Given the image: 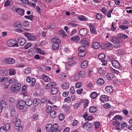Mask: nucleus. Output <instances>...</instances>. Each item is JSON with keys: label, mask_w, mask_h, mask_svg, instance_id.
<instances>
[{"label": "nucleus", "mask_w": 132, "mask_h": 132, "mask_svg": "<svg viewBox=\"0 0 132 132\" xmlns=\"http://www.w3.org/2000/svg\"><path fill=\"white\" fill-rule=\"evenodd\" d=\"M88 65V62L86 61H85L82 62L81 64V67L82 68H85L87 67Z\"/></svg>", "instance_id": "obj_30"}, {"label": "nucleus", "mask_w": 132, "mask_h": 132, "mask_svg": "<svg viewBox=\"0 0 132 132\" xmlns=\"http://www.w3.org/2000/svg\"><path fill=\"white\" fill-rule=\"evenodd\" d=\"M105 89L106 91L108 93H110L113 91V87L110 86H107L105 88Z\"/></svg>", "instance_id": "obj_28"}, {"label": "nucleus", "mask_w": 132, "mask_h": 132, "mask_svg": "<svg viewBox=\"0 0 132 132\" xmlns=\"http://www.w3.org/2000/svg\"><path fill=\"white\" fill-rule=\"evenodd\" d=\"M96 18L97 19L100 20L102 18L103 15L101 13H97L96 15Z\"/></svg>", "instance_id": "obj_34"}, {"label": "nucleus", "mask_w": 132, "mask_h": 132, "mask_svg": "<svg viewBox=\"0 0 132 132\" xmlns=\"http://www.w3.org/2000/svg\"><path fill=\"white\" fill-rule=\"evenodd\" d=\"M78 18L79 20L81 21H86L87 20V18L84 16L82 15L78 16Z\"/></svg>", "instance_id": "obj_31"}, {"label": "nucleus", "mask_w": 132, "mask_h": 132, "mask_svg": "<svg viewBox=\"0 0 132 132\" xmlns=\"http://www.w3.org/2000/svg\"><path fill=\"white\" fill-rule=\"evenodd\" d=\"M97 84L102 85L103 84L104 82V80L102 78H100L97 81Z\"/></svg>", "instance_id": "obj_36"}, {"label": "nucleus", "mask_w": 132, "mask_h": 132, "mask_svg": "<svg viewBox=\"0 0 132 132\" xmlns=\"http://www.w3.org/2000/svg\"><path fill=\"white\" fill-rule=\"evenodd\" d=\"M105 55L103 53L100 54L98 56V57L99 59L101 60L103 59L105 57Z\"/></svg>", "instance_id": "obj_60"}, {"label": "nucleus", "mask_w": 132, "mask_h": 132, "mask_svg": "<svg viewBox=\"0 0 132 132\" xmlns=\"http://www.w3.org/2000/svg\"><path fill=\"white\" fill-rule=\"evenodd\" d=\"M107 48L109 50H112L113 48V46L111 43L108 42L107 44Z\"/></svg>", "instance_id": "obj_45"}, {"label": "nucleus", "mask_w": 132, "mask_h": 132, "mask_svg": "<svg viewBox=\"0 0 132 132\" xmlns=\"http://www.w3.org/2000/svg\"><path fill=\"white\" fill-rule=\"evenodd\" d=\"M92 124L91 123L85 122L82 125V127L84 129L87 130H90L92 128Z\"/></svg>", "instance_id": "obj_7"}, {"label": "nucleus", "mask_w": 132, "mask_h": 132, "mask_svg": "<svg viewBox=\"0 0 132 132\" xmlns=\"http://www.w3.org/2000/svg\"><path fill=\"white\" fill-rule=\"evenodd\" d=\"M21 85L19 83H16L12 85L11 87V90L13 92H17L21 89Z\"/></svg>", "instance_id": "obj_2"}, {"label": "nucleus", "mask_w": 132, "mask_h": 132, "mask_svg": "<svg viewBox=\"0 0 132 132\" xmlns=\"http://www.w3.org/2000/svg\"><path fill=\"white\" fill-rule=\"evenodd\" d=\"M71 39L72 41L74 42H77L80 39V38L77 36H73L71 38Z\"/></svg>", "instance_id": "obj_32"}, {"label": "nucleus", "mask_w": 132, "mask_h": 132, "mask_svg": "<svg viewBox=\"0 0 132 132\" xmlns=\"http://www.w3.org/2000/svg\"><path fill=\"white\" fill-rule=\"evenodd\" d=\"M65 116L62 113L60 114L59 116V119L60 120H63Z\"/></svg>", "instance_id": "obj_57"}, {"label": "nucleus", "mask_w": 132, "mask_h": 132, "mask_svg": "<svg viewBox=\"0 0 132 132\" xmlns=\"http://www.w3.org/2000/svg\"><path fill=\"white\" fill-rule=\"evenodd\" d=\"M26 105L25 102L23 100H20L18 101L17 103L16 104V106L17 107L19 106L24 107Z\"/></svg>", "instance_id": "obj_15"}, {"label": "nucleus", "mask_w": 132, "mask_h": 132, "mask_svg": "<svg viewBox=\"0 0 132 132\" xmlns=\"http://www.w3.org/2000/svg\"><path fill=\"white\" fill-rule=\"evenodd\" d=\"M30 71V68H27L24 71V73L25 74H28L29 73Z\"/></svg>", "instance_id": "obj_64"}, {"label": "nucleus", "mask_w": 132, "mask_h": 132, "mask_svg": "<svg viewBox=\"0 0 132 132\" xmlns=\"http://www.w3.org/2000/svg\"><path fill=\"white\" fill-rule=\"evenodd\" d=\"M57 110L55 108H52V110L50 112V116L52 118H55L56 116V113L57 111H56Z\"/></svg>", "instance_id": "obj_10"}, {"label": "nucleus", "mask_w": 132, "mask_h": 132, "mask_svg": "<svg viewBox=\"0 0 132 132\" xmlns=\"http://www.w3.org/2000/svg\"><path fill=\"white\" fill-rule=\"evenodd\" d=\"M97 93L95 92H92L90 95V97L93 99L97 97Z\"/></svg>", "instance_id": "obj_37"}, {"label": "nucleus", "mask_w": 132, "mask_h": 132, "mask_svg": "<svg viewBox=\"0 0 132 132\" xmlns=\"http://www.w3.org/2000/svg\"><path fill=\"white\" fill-rule=\"evenodd\" d=\"M87 33V30L85 28L81 29L79 31L80 35L82 36L86 35Z\"/></svg>", "instance_id": "obj_17"}, {"label": "nucleus", "mask_w": 132, "mask_h": 132, "mask_svg": "<svg viewBox=\"0 0 132 132\" xmlns=\"http://www.w3.org/2000/svg\"><path fill=\"white\" fill-rule=\"evenodd\" d=\"M14 27L15 28H20L21 27V23L19 21H16L13 24Z\"/></svg>", "instance_id": "obj_29"}, {"label": "nucleus", "mask_w": 132, "mask_h": 132, "mask_svg": "<svg viewBox=\"0 0 132 132\" xmlns=\"http://www.w3.org/2000/svg\"><path fill=\"white\" fill-rule=\"evenodd\" d=\"M17 80L16 79L13 78H12L9 80L8 82L9 84H13L15 82H17Z\"/></svg>", "instance_id": "obj_38"}, {"label": "nucleus", "mask_w": 132, "mask_h": 132, "mask_svg": "<svg viewBox=\"0 0 132 132\" xmlns=\"http://www.w3.org/2000/svg\"><path fill=\"white\" fill-rule=\"evenodd\" d=\"M122 118L119 115H117L114 117V119L116 121H119L122 120Z\"/></svg>", "instance_id": "obj_47"}, {"label": "nucleus", "mask_w": 132, "mask_h": 132, "mask_svg": "<svg viewBox=\"0 0 132 132\" xmlns=\"http://www.w3.org/2000/svg\"><path fill=\"white\" fill-rule=\"evenodd\" d=\"M56 84L55 82H52L47 84L45 86V88L47 90L51 89L56 86Z\"/></svg>", "instance_id": "obj_6"}, {"label": "nucleus", "mask_w": 132, "mask_h": 132, "mask_svg": "<svg viewBox=\"0 0 132 132\" xmlns=\"http://www.w3.org/2000/svg\"><path fill=\"white\" fill-rule=\"evenodd\" d=\"M27 91V86L26 85H24L22 87L21 94L25 96L27 95L26 93Z\"/></svg>", "instance_id": "obj_23"}, {"label": "nucleus", "mask_w": 132, "mask_h": 132, "mask_svg": "<svg viewBox=\"0 0 132 132\" xmlns=\"http://www.w3.org/2000/svg\"><path fill=\"white\" fill-rule=\"evenodd\" d=\"M9 83L8 81H6L4 83H3L2 85L3 86H4V88L5 89H7L9 87Z\"/></svg>", "instance_id": "obj_44"}, {"label": "nucleus", "mask_w": 132, "mask_h": 132, "mask_svg": "<svg viewBox=\"0 0 132 132\" xmlns=\"http://www.w3.org/2000/svg\"><path fill=\"white\" fill-rule=\"evenodd\" d=\"M112 65L116 68L118 69L120 67V65L119 63L117 61L112 60L111 62Z\"/></svg>", "instance_id": "obj_13"}, {"label": "nucleus", "mask_w": 132, "mask_h": 132, "mask_svg": "<svg viewBox=\"0 0 132 132\" xmlns=\"http://www.w3.org/2000/svg\"><path fill=\"white\" fill-rule=\"evenodd\" d=\"M24 17L28 19H29L31 21H32L34 18L33 16L31 15L29 16L26 15L24 16Z\"/></svg>", "instance_id": "obj_54"}, {"label": "nucleus", "mask_w": 132, "mask_h": 132, "mask_svg": "<svg viewBox=\"0 0 132 132\" xmlns=\"http://www.w3.org/2000/svg\"><path fill=\"white\" fill-rule=\"evenodd\" d=\"M59 33L62 37L65 36H66V34H65V31L63 30H61L60 31Z\"/></svg>", "instance_id": "obj_43"}, {"label": "nucleus", "mask_w": 132, "mask_h": 132, "mask_svg": "<svg viewBox=\"0 0 132 132\" xmlns=\"http://www.w3.org/2000/svg\"><path fill=\"white\" fill-rule=\"evenodd\" d=\"M15 11L16 13L20 15H22L24 13V10L22 9L17 8L16 9Z\"/></svg>", "instance_id": "obj_19"}, {"label": "nucleus", "mask_w": 132, "mask_h": 132, "mask_svg": "<svg viewBox=\"0 0 132 132\" xmlns=\"http://www.w3.org/2000/svg\"><path fill=\"white\" fill-rule=\"evenodd\" d=\"M7 73V71L4 70H0V74L2 76H5Z\"/></svg>", "instance_id": "obj_39"}, {"label": "nucleus", "mask_w": 132, "mask_h": 132, "mask_svg": "<svg viewBox=\"0 0 132 132\" xmlns=\"http://www.w3.org/2000/svg\"><path fill=\"white\" fill-rule=\"evenodd\" d=\"M10 75H14L15 74V71L14 69H11L9 70Z\"/></svg>", "instance_id": "obj_48"}, {"label": "nucleus", "mask_w": 132, "mask_h": 132, "mask_svg": "<svg viewBox=\"0 0 132 132\" xmlns=\"http://www.w3.org/2000/svg\"><path fill=\"white\" fill-rule=\"evenodd\" d=\"M119 27L121 29L124 30L128 29V26H125L123 25H121L119 26Z\"/></svg>", "instance_id": "obj_59"}, {"label": "nucleus", "mask_w": 132, "mask_h": 132, "mask_svg": "<svg viewBox=\"0 0 132 132\" xmlns=\"http://www.w3.org/2000/svg\"><path fill=\"white\" fill-rule=\"evenodd\" d=\"M7 45L10 47H13L14 46H18L17 43H15V41L14 40L11 39L7 41Z\"/></svg>", "instance_id": "obj_8"}, {"label": "nucleus", "mask_w": 132, "mask_h": 132, "mask_svg": "<svg viewBox=\"0 0 132 132\" xmlns=\"http://www.w3.org/2000/svg\"><path fill=\"white\" fill-rule=\"evenodd\" d=\"M74 57H71L69 58V61L68 63V65L71 66L73 65L75 63V61Z\"/></svg>", "instance_id": "obj_27"}, {"label": "nucleus", "mask_w": 132, "mask_h": 132, "mask_svg": "<svg viewBox=\"0 0 132 132\" xmlns=\"http://www.w3.org/2000/svg\"><path fill=\"white\" fill-rule=\"evenodd\" d=\"M117 125L118 126V127H117V126H116V128L117 129L120 130V127H121L122 128H123L125 127H126L127 126V124L125 122H123L121 123V125H120V123L118 122V123Z\"/></svg>", "instance_id": "obj_18"}, {"label": "nucleus", "mask_w": 132, "mask_h": 132, "mask_svg": "<svg viewBox=\"0 0 132 132\" xmlns=\"http://www.w3.org/2000/svg\"><path fill=\"white\" fill-rule=\"evenodd\" d=\"M23 126L20 125H16L15 124V128L16 129H18V130H22Z\"/></svg>", "instance_id": "obj_49"}, {"label": "nucleus", "mask_w": 132, "mask_h": 132, "mask_svg": "<svg viewBox=\"0 0 132 132\" xmlns=\"http://www.w3.org/2000/svg\"><path fill=\"white\" fill-rule=\"evenodd\" d=\"M10 128V124L9 123L6 124L5 125V129L6 130H9Z\"/></svg>", "instance_id": "obj_55"}, {"label": "nucleus", "mask_w": 132, "mask_h": 132, "mask_svg": "<svg viewBox=\"0 0 132 132\" xmlns=\"http://www.w3.org/2000/svg\"><path fill=\"white\" fill-rule=\"evenodd\" d=\"M26 105L28 106H30L31 105L32 103V101L30 100H27L26 101V102H25Z\"/></svg>", "instance_id": "obj_42"}, {"label": "nucleus", "mask_w": 132, "mask_h": 132, "mask_svg": "<svg viewBox=\"0 0 132 132\" xmlns=\"http://www.w3.org/2000/svg\"><path fill=\"white\" fill-rule=\"evenodd\" d=\"M85 47L82 45L79 47L78 49V51H79L85 52Z\"/></svg>", "instance_id": "obj_52"}, {"label": "nucleus", "mask_w": 132, "mask_h": 132, "mask_svg": "<svg viewBox=\"0 0 132 132\" xmlns=\"http://www.w3.org/2000/svg\"><path fill=\"white\" fill-rule=\"evenodd\" d=\"M10 115L12 117H14L15 118H16L18 117L17 115L16 114V112L14 108H10Z\"/></svg>", "instance_id": "obj_9"}, {"label": "nucleus", "mask_w": 132, "mask_h": 132, "mask_svg": "<svg viewBox=\"0 0 132 132\" xmlns=\"http://www.w3.org/2000/svg\"><path fill=\"white\" fill-rule=\"evenodd\" d=\"M111 41L114 44V47L116 48H118L120 46L119 40L117 38L113 37L111 38Z\"/></svg>", "instance_id": "obj_3"}, {"label": "nucleus", "mask_w": 132, "mask_h": 132, "mask_svg": "<svg viewBox=\"0 0 132 132\" xmlns=\"http://www.w3.org/2000/svg\"><path fill=\"white\" fill-rule=\"evenodd\" d=\"M80 43L81 44L85 47L88 46H89V43L85 39L82 40Z\"/></svg>", "instance_id": "obj_22"}, {"label": "nucleus", "mask_w": 132, "mask_h": 132, "mask_svg": "<svg viewBox=\"0 0 132 132\" xmlns=\"http://www.w3.org/2000/svg\"><path fill=\"white\" fill-rule=\"evenodd\" d=\"M88 25L90 29V33L94 35L96 34L97 31L94 24L93 23H89Z\"/></svg>", "instance_id": "obj_5"}, {"label": "nucleus", "mask_w": 132, "mask_h": 132, "mask_svg": "<svg viewBox=\"0 0 132 132\" xmlns=\"http://www.w3.org/2000/svg\"><path fill=\"white\" fill-rule=\"evenodd\" d=\"M0 103L2 105V107H5L7 105L6 103L4 100H1L0 101Z\"/></svg>", "instance_id": "obj_50"}, {"label": "nucleus", "mask_w": 132, "mask_h": 132, "mask_svg": "<svg viewBox=\"0 0 132 132\" xmlns=\"http://www.w3.org/2000/svg\"><path fill=\"white\" fill-rule=\"evenodd\" d=\"M26 42V40L25 39L22 38H20L18 39L17 43H18L20 46H22L24 45Z\"/></svg>", "instance_id": "obj_12"}, {"label": "nucleus", "mask_w": 132, "mask_h": 132, "mask_svg": "<svg viewBox=\"0 0 132 132\" xmlns=\"http://www.w3.org/2000/svg\"><path fill=\"white\" fill-rule=\"evenodd\" d=\"M7 79V77H2L0 78V82H4L3 83L6 82V80Z\"/></svg>", "instance_id": "obj_63"}, {"label": "nucleus", "mask_w": 132, "mask_h": 132, "mask_svg": "<svg viewBox=\"0 0 132 132\" xmlns=\"http://www.w3.org/2000/svg\"><path fill=\"white\" fill-rule=\"evenodd\" d=\"M37 51L40 54L44 55L45 54V53L44 51L42 50L40 48H37Z\"/></svg>", "instance_id": "obj_51"}, {"label": "nucleus", "mask_w": 132, "mask_h": 132, "mask_svg": "<svg viewBox=\"0 0 132 132\" xmlns=\"http://www.w3.org/2000/svg\"><path fill=\"white\" fill-rule=\"evenodd\" d=\"M100 99L102 102L104 103L109 100V98L107 96L103 95L100 97Z\"/></svg>", "instance_id": "obj_14"}, {"label": "nucleus", "mask_w": 132, "mask_h": 132, "mask_svg": "<svg viewBox=\"0 0 132 132\" xmlns=\"http://www.w3.org/2000/svg\"><path fill=\"white\" fill-rule=\"evenodd\" d=\"M89 103L88 101L87 100H85L84 101V107H87L88 106V104Z\"/></svg>", "instance_id": "obj_58"}, {"label": "nucleus", "mask_w": 132, "mask_h": 132, "mask_svg": "<svg viewBox=\"0 0 132 132\" xmlns=\"http://www.w3.org/2000/svg\"><path fill=\"white\" fill-rule=\"evenodd\" d=\"M100 125V123L99 122H96L95 123V127L96 129L98 128Z\"/></svg>", "instance_id": "obj_61"}, {"label": "nucleus", "mask_w": 132, "mask_h": 132, "mask_svg": "<svg viewBox=\"0 0 132 132\" xmlns=\"http://www.w3.org/2000/svg\"><path fill=\"white\" fill-rule=\"evenodd\" d=\"M92 47L94 49H98L100 46L99 43L98 42H94L92 44Z\"/></svg>", "instance_id": "obj_20"}, {"label": "nucleus", "mask_w": 132, "mask_h": 132, "mask_svg": "<svg viewBox=\"0 0 132 132\" xmlns=\"http://www.w3.org/2000/svg\"><path fill=\"white\" fill-rule=\"evenodd\" d=\"M24 35L26 37L28 40L34 41L35 39V36L30 33L25 32L24 33Z\"/></svg>", "instance_id": "obj_4"}, {"label": "nucleus", "mask_w": 132, "mask_h": 132, "mask_svg": "<svg viewBox=\"0 0 132 132\" xmlns=\"http://www.w3.org/2000/svg\"><path fill=\"white\" fill-rule=\"evenodd\" d=\"M59 45L58 43H53L52 45L53 48L54 50H57L59 48Z\"/></svg>", "instance_id": "obj_35"}, {"label": "nucleus", "mask_w": 132, "mask_h": 132, "mask_svg": "<svg viewBox=\"0 0 132 132\" xmlns=\"http://www.w3.org/2000/svg\"><path fill=\"white\" fill-rule=\"evenodd\" d=\"M40 100L38 98H36L33 101V104L35 106H36L38 105L39 102H40Z\"/></svg>", "instance_id": "obj_33"}, {"label": "nucleus", "mask_w": 132, "mask_h": 132, "mask_svg": "<svg viewBox=\"0 0 132 132\" xmlns=\"http://www.w3.org/2000/svg\"><path fill=\"white\" fill-rule=\"evenodd\" d=\"M85 73L84 71H80L79 72L78 74L81 77H83L85 75Z\"/></svg>", "instance_id": "obj_56"}, {"label": "nucleus", "mask_w": 132, "mask_h": 132, "mask_svg": "<svg viewBox=\"0 0 132 132\" xmlns=\"http://www.w3.org/2000/svg\"><path fill=\"white\" fill-rule=\"evenodd\" d=\"M69 86V84L67 82H64L62 84L61 87L62 89H68Z\"/></svg>", "instance_id": "obj_16"}, {"label": "nucleus", "mask_w": 132, "mask_h": 132, "mask_svg": "<svg viewBox=\"0 0 132 132\" xmlns=\"http://www.w3.org/2000/svg\"><path fill=\"white\" fill-rule=\"evenodd\" d=\"M117 52L120 55H122L125 54L124 50L122 49H119L117 50Z\"/></svg>", "instance_id": "obj_46"}, {"label": "nucleus", "mask_w": 132, "mask_h": 132, "mask_svg": "<svg viewBox=\"0 0 132 132\" xmlns=\"http://www.w3.org/2000/svg\"><path fill=\"white\" fill-rule=\"evenodd\" d=\"M58 89L57 88L55 87L51 89L50 93L52 95H55L58 93Z\"/></svg>", "instance_id": "obj_26"}, {"label": "nucleus", "mask_w": 132, "mask_h": 132, "mask_svg": "<svg viewBox=\"0 0 132 132\" xmlns=\"http://www.w3.org/2000/svg\"><path fill=\"white\" fill-rule=\"evenodd\" d=\"M115 76L112 73H109L107 74L106 76V78L109 80H111L114 78Z\"/></svg>", "instance_id": "obj_24"}, {"label": "nucleus", "mask_w": 132, "mask_h": 132, "mask_svg": "<svg viewBox=\"0 0 132 132\" xmlns=\"http://www.w3.org/2000/svg\"><path fill=\"white\" fill-rule=\"evenodd\" d=\"M97 108H89V111L91 113L95 112L97 110Z\"/></svg>", "instance_id": "obj_53"}, {"label": "nucleus", "mask_w": 132, "mask_h": 132, "mask_svg": "<svg viewBox=\"0 0 132 132\" xmlns=\"http://www.w3.org/2000/svg\"><path fill=\"white\" fill-rule=\"evenodd\" d=\"M79 52L78 53V55L79 56L81 57L83 56H85V52L79 51Z\"/></svg>", "instance_id": "obj_62"}, {"label": "nucleus", "mask_w": 132, "mask_h": 132, "mask_svg": "<svg viewBox=\"0 0 132 132\" xmlns=\"http://www.w3.org/2000/svg\"><path fill=\"white\" fill-rule=\"evenodd\" d=\"M4 61L6 63L12 64L14 63L15 60L11 58L7 57L5 59Z\"/></svg>", "instance_id": "obj_11"}, {"label": "nucleus", "mask_w": 132, "mask_h": 132, "mask_svg": "<svg viewBox=\"0 0 132 132\" xmlns=\"http://www.w3.org/2000/svg\"><path fill=\"white\" fill-rule=\"evenodd\" d=\"M43 80L46 82H50L51 81V78L45 75H44L42 76Z\"/></svg>", "instance_id": "obj_21"}, {"label": "nucleus", "mask_w": 132, "mask_h": 132, "mask_svg": "<svg viewBox=\"0 0 132 132\" xmlns=\"http://www.w3.org/2000/svg\"><path fill=\"white\" fill-rule=\"evenodd\" d=\"M68 25L69 27H76L78 25L77 24L70 22L68 23Z\"/></svg>", "instance_id": "obj_41"}, {"label": "nucleus", "mask_w": 132, "mask_h": 132, "mask_svg": "<svg viewBox=\"0 0 132 132\" xmlns=\"http://www.w3.org/2000/svg\"><path fill=\"white\" fill-rule=\"evenodd\" d=\"M105 68H100L98 71V73L102 76L105 75Z\"/></svg>", "instance_id": "obj_25"}, {"label": "nucleus", "mask_w": 132, "mask_h": 132, "mask_svg": "<svg viewBox=\"0 0 132 132\" xmlns=\"http://www.w3.org/2000/svg\"><path fill=\"white\" fill-rule=\"evenodd\" d=\"M59 126L57 123L52 125L51 123L47 124L45 126L46 130L50 132H53L58 129Z\"/></svg>", "instance_id": "obj_1"}, {"label": "nucleus", "mask_w": 132, "mask_h": 132, "mask_svg": "<svg viewBox=\"0 0 132 132\" xmlns=\"http://www.w3.org/2000/svg\"><path fill=\"white\" fill-rule=\"evenodd\" d=\"M52 41L54 43H58L60 42V40L57 38H53L52 39Z\"/></svg>", "instance_id": "obj_40"}]
</instances>
